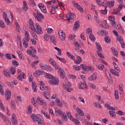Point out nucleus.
Returning <instances> with one entry per match:
<instances>
[{"label":"nucleus","instance_id":"nucleus-1","mask_svg":"<svg viewBox=\"0 0 125 125\" xmlns=\"http://www.w3.org/2000/svg\"><path fill=\"white\" fill-rule=\"evenodd\" d=\"M44 76L47 79H50V80H49L48 83H51V84H53V85H56L57 84H58V83H59V80H58V79L53 76L51 74L46 73Z\"/></svg>","mask_w":125,"mask_h":125},{"label":"nucleus","instance_id":"nucleus-2","mask_svg":"<svg viewBox=\"0 0 125 125\" xmlns=\"http://www.w3.org/2000/svg\"><path fill=\"white\" fill-rule=\"evenodd\" d=\"M77 113L75 114V117L76 118V121L75 122V125H79L81 124V122L79 121H82L83 119H80V118L81 117L84 116V112H83V110L81 109V108L77 107L76 108Z\"/></svg>","mask_w":125,"mask_h":125},{"label":"nucleus","instance_id":"nucleus-3","mask_svg":"<svg viewBox=\"0 0 125 125\" xmlns=\"http://www.w3.org/2000/svg\"><path fill=\"white\" fill-rule=\"evenodd\" d=\"M33 15L36 20L39 21V22H41V23L42 22V19H44V16L42 14V13H40L39 11H37L36 13H33Z\"/></svg>","mask_w":125,"mask_h":125},{"label":"nucleus","instance_id":"nucleus-4","mask_svg":"<svg viewBox=\"0 0 125 125\" xmlns=\"http://www.w3.org/2000/svg\"><path fill=\"white\" fill-rule=\"evenodd\" d=\"M32 31H35L37 34H42V28L39 23L36 24V28L34 27Z\"/></svg>","mask_w":125,"mask_h":125},{"label":"nucleus","instance_id":"nucleus-5","mask_svg":"<svg viewBox=\"0 0 125 125\" xmlns=\"http://www.w3.org/2000/svg\"><path fill=\"white\" fill-rule=\"evenodd\" d=\"M81 84H78V87L80 89H84V88L87 89V85H86V83L84 80L83 79V80L81 81Z\"/></svg>","mask_w":125,"mask_h":125},{"label":"nucleus","instance_id":"nucleus-6","mask_svg":"<svg viewBox=\"0 0 125 125\" xmlns=\"http://www.w3.org/2000/svg\"><path fill=\"white\" fill-rule=\"evenodd\" d=\"M36 103L42 106H45L46 103L42 98L38 97L36 100Z\"/></svg>","mask_w":125,"mask_h":125},{"label":"nucleus","instance_id":"nucleus-7","mask_svg":"<svg viewBox=\"0 0 125 125\" xmlns=\"http://www.w3.org/2000/svg\"><path fill=\"white\" fill-rule=\"evenodd\" d=\"M31 119L33 120V122H39L41 119V116L39 114H31L30 116Z\"/></svg>","mask_w":125,"mask_h":125},{"label":"nucleus","instance_id":"nucleus-8","mask_svg":"<svg viewBox=\"0 0 125 125\" xmlns=\"http://www.w3.org/2000/svg\"><path fill=\"white\" fill-rule=\"evenodd\" d=\"M33 50L34 51L33 53V51H31V50H27V54H29V55L32 56V57H37V55H36V53H37V50H36V49H33Z\"/></svg>","mask_w":125,"mask_h":125},{"label":"nucleus","instance_id":"nucleus-9","mask_svg":"<svg viewBox=\"0 0 125 125\" xmlns=\"http://www.w3.org/2000/svg\"><path fill=\"white\" fill-rule=\"evenodd\" d=\"M59 75L62 78V79H65V77H66V75L65 74V71L61 68H60L58 70Z\"/></svg>","mask_w":125,"mask_h":125},{"label":"nucleus","instance_id":"nucleus-10","mask_svg":"<svg viewBox=\"0 0 125 125\" xmlns=\"http://www.w3.org/2000/svg\"><path fill=\"white\" fill-rule=\"evenodd\" d=\"M59 35L60 38L62 41H65L66 36H65V33L63 32V30H59Z\"/></svg>","mask_w":125,"mask_h":125},{"label":"nucleus","instance_id":"nucleus-11","mask_svg":"<svg viewBox=\"0 0 125 125\" xmlns=\"http://www.w3.org/2000/svg\"><path fill=\"white\" fill-rule=\"evenodd\" d=\"M97 79V74L94 73L93 75L89 77L88 80L90 82H93Z\"/></svg>","mask_w":125,"mask_h":125},{"label":"nucleus","instance_id":"nucleus-12","mask_svg":"<svg viewBox=\"0 0 125 125\" xmlns=\"http://www.w3.org/2000/svg\"><path fill=\"white\" fill-rule=\"evenodd\" d=\"M72 3L74 5V7L78 9L79 11H83V8L81 5H79V4L75 1H72Z\"/></svg>","mask_w":125,"mask_h":125},{"label":"nucleus","instance_id":"nucleus-13","mask_svg":"<svg viewBox=\"0 0 125 125\" xmlns=\"http://www.w3.org/2000/svg\"><path fill=\"white\" fill-rule=\"evenodd\" d=\"M72 3L74 5V7L78 9L79 11H83V8L81 5H79V4L75 1H72Z\"/></svg>","mask_w":125,"mask_h":125},{"label":"nucleus","instance_id":"nucleus-14","mask_svg":"<svg viewBox=\"0 0 125 125\" xmlns=\"http://www.w3.org/2000/svg\"><path fill=\"white\" fill-rule=\"evenodd\" d=\"M66 115L68 119H69L70 121H72V122H73L75 124L76 122H77V118L75 119L73 118L72 114H71V113H70L69 111H66Z\"/></svg>","mask_w":125,"mask_h":125},{"label":"nucleus","instance_id":"nucleus-15","mask_svg":"<svg viewBox=\"0 0 125 125\" xmlns=\"http://www.w3.org/2000/svg\"><path fill=\"white\" fill-rule=\"evenodd\" d=\"M2 17L4 19L5 22L7 25H9V23H10V21H9V19L7 18V16L5 14V12H3Z\"/></svg>","mask_w":125,"mask_h":125},{"label":"nucleus","instance_id":"nucleus-16","mask_svg":"<svg viewBox=\"0 0 125 125\" xmlns=\"http://www.w3.org/2000/svg\"><path fill=\"white\" fill-rule=\"evenodd\" d=\"M100 26H102V27L104 29H109L110 28V26H109V25L106 21H102V23H101Z\"/></svg>","mask_w":125,"mask_h":125},{"label":"nucleus","instance_id":"nucleus-17","mask_svg":"<svg viewBox=\"0 0 125 125\" xmlns=\"http://www.w3.org/2000/svg\"><path fill=\"white\" fill-rule=\"evenodd\" d=\"M29 41H30V37L25 38L23 40V44L25 48H27V47H28V42H29Z\"/></svg>","mask_w":125,"mask_h":125},{"label":"nucleus","instance_id":"nucleus-18","mask_svg":"<svg viewBox=\"0 0 125 125\" xmlns=\"http://www.w3.org/2000/svg\"><path fill=\"white\" fill-rule=\"evenodd\" d=\"M42 71L38 70L35 71V72L34 73V75L35 76L36 78H38V77H40V76H42Z\"/></svg>","mask_w":125,"mask_h":125},{"label":"nucleus","instance_id":"nucleus-19","mask_svg":"<svg viewBox=\"0 0 125 125\" xmlns=\"http://www.w3.org/2000/svg\"><path fill=\"white\" fill-rule=\"evenodd\" d=\"M50 42L53 43L55 45L57 44V42H56V37L54 35H51L50 37Z\"/></svg>","mask_w":125,"mask_h":125},{"label":"nucleus","instance_id":"nucleus-20","mask_svg":"<svg viewBox=\"0 0 125 125\" xmlns=\"http://www.w3.org/2000/svg\"><path fill=\"white\" fill-rule=\"evenodd\" d=\"M5 96L6 97V100L8 101L10 99V97H11V93L10 92V91L9 90H7L5 92Z\"/></svg>","mask_w":125,"mask_h":125},{"label":"nucleus","instance_id":"nucleus-21","mask_svg":"<svg viewBox=\"0 0 125 125\" xmlns=\"http://www.w3.org/2000/svg\"><path fill=\"white\" fill-rule=\"evenodd\" d=\"M29 22V27L31 28V29L32 30H33V29H35V24L34 23V21H33L32 19H30Z\"/></svg>","mask_w":125,"mask_h":125},{"label":"nucleus","instance_id":"nucleus-22","mask_svg":"<svg viewBox=\"0 0 125 125\" xmlns=\"http://www.w3.org/2000/svg\"><path fill=\"white\" fill-rule=\"evenodd\" d=\"M43 96L45 98L49 100V98H50V95H49V93L48 91H44L43 92Z\"/></svg>","mask_w":125,"mask_h":125},{"label":"nucleus","instance_id":"nucleus-23","mask_svg":"<svg viewBox=\"0 0 125 125\" xmlns=\"http://www.w3.org/2000/svg\"><path fill=\"white\" fill-rule=\"evenodd\" d=\"M98 34H101L102 36H108V31H106V30H99L98 32Z\"/></svg>","mask_w":125,"mask_h":125},{"label":"nucleus","instance_id":"nucleus-24","mask_svg":"<svg viewBox=\"0 0 125 125\" xmlns=\"http://www.w3.org/2000/svg\"><path fill=\"white\" fill-rule=\"evenodd\" d=\"M80 26H81V23H80V21H77L75 22L74 29V30H77V29L80 28Z\"/></svg>","mask_w":125,"mask_h":125},{"label":"nucleus","instance_id":"nucleus-25","mask_svg":"<svg viewBox=\"0 0 125 125\" xmlns=\"http://www.w3.org/2000/svg\"><path fill=\"white\" fill-rule=\"evenodd\" d=\"M96 45L97 46V49H98V50L97 51V52L102 51V47H101V45H100L99 43L96 42Z\"/></svg>","mask_w":125,"mask_h":125},{"label":"nucleus","instance_id":"nucleus-26","mask_svg":"<svg viewBox=\"0 0 125 125\" xmlns=\"http://www.w3.org/2000/svg\"><path fill=\"white\" fill-rule=\"evenodd\" d=\"M40 89L42 91H48V86H45V85H41Z\"/></svg>","mask_w":125,"mask_h":125},{"label":"nucleus","instance_id":"nucleus-27","mask_svg":"<svg viewBox=\"0 0 125 125\" xmlns=\"http://www.w3.org/2000/svg\"><path fill=\"white\" fill-rule=\"evenodd\" d=\"M105 107L108 109V110H112V111H116V108L114 107L111 106V105L109 104H105Z\"/></svg>","mask_w":125,"mask_h":125},{"label":"nucleus","instance_id":"nucleus-28","mask_svg":"<svg viewBox=\"0 0 125 125\" xmlns=\"http://www.w3.org/2000/svg\"><path fill=\"white\" fill-rule=\"evenodd\" d=\"M11 107L13 110H15L16 109V105L15 104V101H12L10 103Z\"/></svg>","mask_w":125,"mask_h":125},{"label":"nucleus","instance_id":"nucleus-29","mask_svg":"<svg viewBox=\"0 0 125 125\" xmlns=\"http://www.w3.org/2000/svg\"><path fill=\"white\" fill-rule=\"evenodd\" d=\"M40 67L42 69H43V70L48 71V66H47L46 64L41 63L40 64Z\"/></svg>","mask_w":125,"mask_h":125},{"label":"nucleus","instance_id":"nucleus-30","mask_svg":"<svg viewBox=\"0 0 125 125\" xmlns=\"http://www.w3.org/2000/svg\"><path fill=\"white\" fill-rule=\"evenodd\" d=\"M104 41L106 43H110L111 42V39L108 35H105L104 37Z\"/></svg>","mask_w":125,"mask_h":125},{"label":"nucleus","instance_id":"nucleus-31","mask_svg":"<svg viewBox=\"0 0 125 125\" xmlns=\"http://www.w3.org/2000/svg\"><path fill=\"white\" fill-rule=\"evenodd\" d=\"M3 85H4V84L3 83H0V92L2 94V95L4 94V92H3Z\"/></svg>","mask_w":125,"mask_h":125},{"label":"nucleus","instance_id":"nucleus-32","mask_svg":"<svg viewBox=\"0 0 125 125\" xmlns=\"http://www.w3.org/2000/svg\"><path fill=\"white\" fill-rule=\"evenodd\" d=\"M56 102L57 103L58 106H59V107H62L63 104H62V103H61V101H60V99L59 98H57L56 99Z\"/></svg>","mask_w":125,"mask_h":125},{"label":"nucleus","instance_id":"nucleus-33","mask_svg":"<svg viewBox=\"0 0 125 125\" xmlns=\"http://www.w3.org/2000/svg\"><path fill=\"white\" fill-rule=\"evenodd\" d=\"M103 5V6H104V7L106 8V6H107V5H110V1H107L106 0L104 1V2H102V3L101 4V5Z\"/></svg>","mask_w":125,"mask_h":125},{"label":"nucleus","instance_id":"nucleus-34","mask_svg":"<svg viewBox=\"0 0 125 125\" xmlns=\"http://www.w3.org/2000/svg\"><path fill=\"white\" fill-rule=\"evenodd\" d=\"M122 8H123V6H122V5L119 6L118 10L115 12H112V14H116V15L118 14V13H119V12L121 11Z\"/></svg>","mask_w":125,"mask_h":125},{"label":"nucleus","instance_id":"nucleus-35","mask_svg":"<svg viewBox=\"0 0 125 125\" xmlns=\"http://www.w3.org/2000/svg\"><path fill=\"white\" fill-rule=\"evenodd\" d=\"M10 72H11L12 75H14V74L16 73V69L15 68V67L11 66L10 69Z\"/></svg>","mask_w":125,"mask_h":125},{"label":"nucleus","instance_id":"nucleus-36","mask_svg":"<svg viewBox=\"0 0 125 125\" xmlns=\"http://www.w3.org/2000/svg\"><path fill=\"white\" fill-rule=\"evenodd\" d=\"M3 74L7 78H10V73H9V70H7L6 71H4Z\"/></svg>","mask_w":125,"mask_h":125},{"label":"nucleus","instance_id":"nucleus-37","mask_svg":"<svg viewBox=\"0 0 125 125\" xmlns=\"http://www.w3.org/2000/svg\"><path fill=\"white\" fill-rule=\"evenodd\" d=\"M42 114H43L44 116L46 117V119H50V115L48 114L47 113H45L44 110H42Z\"/></svg>","mask_w":125,"mask_h":125},{"label":"nucleus","instance_id":"nucleus-38","mask_svg":"<svg viewBox=\"0 0 125 125\" xmlns=\"http://www.w3.org/2000/svg\"><path fill=\"white\" fill-rule=\"evenodd\" d=\"M109 114L111 117H112V118H115L116 117V112L114 111H109Z\"/></svg>","mask_w":125,"mask_h":125},{"label":"nucleus","instance_id":"nucleus-39","mask_svg":"<svg viewBox=\"0 0 125 125\" xmlns=\"http://www.w3.org/2000/svg\"><path fill=\"white\" fill-rule=\"evenodd\" d=\"M108 6H105V8H104V10H101V13L102 14H103L104 15H106L107 14V8Z\"/></svg>","mask_w":125,"mask_h":125},{"label":"nucleus","instance_id":"nucleus-40","mask_svg":"<svg viewBox=\"0 0 125 125\" xmlns=\"http://www.w3.org/2000/svg\"><path fill=\"white\" fill-rule=\"evenodd\" d=\"M32 89L34 92H37V84L35 83H32Z\"/></svg>","mask_w":125,"mask_h":125},{"label":"nucleus","instance_id":"nucleus-41","mask_svg":"<svg viewBox=\"0 0 125 125\" xmlns=\"http://www.w3.org/2000/svg\"><path fill=\"white\" fill-rule=\"evenodd\" d=\"M32 108H33V106L32 105L28 106L27 114H32V112H33Z\"/></svg>","mask_w":125,"mask_h":125},{"label":"nucleus","instance_id":"nucleus-42","mask_svg":"<svg viewBox=\"0 0 125 125\" xmlns=\"http://www.w3.org/2000/svg\"><path fill=\"white\" fill-rule=\"evenodd\" d=\"M62 120H63V121H68V117H67V115L65 113L63 114L62 116Z\"/></svg>","mask_w":125,"mask_h":125},{"label":"nucleus","instance_id":"nucleus-43","mask_svg":"<svg viewBox=\"0 0 125 125\" xmlns=\"http://www.w3.org/2000/svg\"><path fill=\"white\" fill-rule=\"evenodd\" d=\"M55 49H56V50H57V51L59 52V53H58V55H60V56H61L62 54V51L61 50V49H59V48L57 47H55Z\"/></svg>","mask_w":125,"mask_h":125},{"label":"nucleus","instance_id":"nucleus-44","mask_svg":"<svg viewBox=\"0 0 125 125\" xmlns=\"http://www.w3.org/2000/svg\"><path fill=\"white\" fill-rule=\"evenodd\" d=\"M82 57L80 56H78L77 61L76 62V64H80V63H82Z\"/></svg>","mask_w":125,"mask_h":125},{"label":"nucleus","instance_id":"nucleus-45","mask_svg":"<svg viewBox=\"0 0 125 125\" xmlns=\"http://www.w3.org/2000/svg\"><path fill=\"white\" fill-rule=\"evenodd\" d=\"M73 69L75 71H80V70H81V66L75 65H73Z\"/></svg>","mask_w":125,"mask_h":125},{"label":"nucleus","instance_id":"nucleus-46","mask_svg":"<svg viewBox=\"0 0 125 125\" xmlns=\"http://www.w3.org/2000/svg\"><path fill=\"white\" fill-rule=\"evenodd\" d=\"M89 39L92 41V42H95V37H94V35L93 34H91L89 36Z\"/></svg>","mask_w":125,"mask_h":125},{"label":"nucleus","instance_id":"nucleus-47","mask_svg":"<svg viewBox=\"0 0 125 125\" xmlns=\"http://www.w3.org/2000/svg\"><path fill=\"white\" fill-rule=\"evenodd\" d=\"M67 85H68L67 91H68V92H71L72 91V89L71 88L70 89V86H72V84L71 83L68 82Z\"/></svg>","mask_w":125,"mask_h":125},{"label":"nucleus","instance_id":"nucleus-48","mask_svg":"<svg viewBox=\"0 0 125 125\" xmlns=\"http://www.w3.org/2000/svg\"><path fill=\"white\" fill-rule=\"evenodd\" d=\"M5 56L6 58V59H8V60H10L12 59V57H11V56L10 55V54L7 53L5 55Z\"/></svg>","mask_w":125,"mask_h":125},{"label":"nucleus","instance_id":"nucleus-49","mask_svg":"<svg viewBox=\"0 0 125 125\" xmlns=\"http://www.w3.org/2000/svg\"><path fill=\"white\" fill-rule=\"evenodd\" d=\"M117 40L120 42V43H123V42H124V39H123V37L121 36L117 37Z\"/></svg>","mask_w":125,"mask_h":125},{"label":"nucleus","instance_id":"nucleus-50","mask_svg":"<svg viewBox=\"0 0 125 125\" xmlns=\"http://www.w3.org/2000/svg\"><path fill=\"white\" fill-rule=\"evenodd\" d=\"M115 99H119V92L118 91V90H116L115 91Z\"/></svg>","mask_w":125,"mask_h":125},{"label":"nucleus","instance_id":"nucleus-51","mask_svg":"<svg viewBox=\"0 0 125 125\" xmlns=\"http://www.w3.org/2000/svg\"><path fill=\"white\" fill-rule=\"evenodd\" d=\"M12 64H13V66H15V67H16V66H17L19 65V63L18 62H17V61L16 60L13 61Z\"/></svg>","mask_w":125,"mask_h":125},{"label":"nucleus","instance_id":"nucleus-52","mask_svg":"<svg viewBox=\"0 0 125 125\" xmlns=\"http://www.w3.org/2000/svg\"><path fill=\"white\" fill-rule=\"evenodd\" d=\"M0 27L3 29L5 28V26H4V22H3V21H0Z\"/></svg>","mask_w":125,"mask_h":125},{"label":"nucleus","instance_id":"nucleus-53","mask_svg":"<svg viewBox=\"0 0 125 125\" xmlns=\"http://www.w3.org/2000/svg\"><path fill=\"white\" fill-rule=\"evenodd\" d=\"M97 53H98V55H99V56L101 58H103V59L105 58V57H104V55H103V53H102V52H97Z\"/></svg>","mask_w":125,"mask_h":125},{"label":"nucleus","instance_id":"nucleus-54","mask_svg":"<svg viewBox=\"0 0 125 125\" xmlns=\"http://www.w3.org/2000/svg\"><path fill=\"white\" fill-rule=\"evenodd\" d=\"M99 70H102L104 69V64H100L98 66Z\"/></svg>","mask_w":125,"mask_h":125},{"label":"nucleus","instance_id":"nucleus-55","mask_svg":"<svg viewBox=\"0 0 125 125\" xmlns=\"http://www.w3.org/2000/svg\"><path fill=\"white\" fill-rule=\"evenodd\" d=\"M37 64H39V61H35L32 62L31 65L32 67H35Z\"/></svg>","mask_w":125,"mask_h":125},{"label":"nucleus","instance_id":"nucleus-56","mask_svg":"<svg viewBox=\"0 0 125 125\" xmlns=\"http://www.w3.org/2000/svg\"><path fill=\"white\" fill-rule=\"evenodd\" d=\"M31 35H32L33 38H34L35 39V40H38V36H37V35L36 34V33L35 32L32 33Z\"/></svg>","mask_w":125,"mask_h":125},{"label":"nucleus","instance_id":"nucleus-57","mask_svg":"<svg viewBox=\"0 0 125 125\" xmlns=\"http://www.w3.org/2000/svg\"><path fill=\"white\" fill-rule=\"evenodd\" d=\"M75 43V46L76 47H77L78 49H80V48L81 47V45L78 43V42H74Z\"/></svg>","mask_w":125,"mask_h":125},{"label":"nucleus","instance_id":"nucleus-58","mask_svg":"<svg viewBox=\"0 0 125 125\" xmlns=\"http://www.w3.org/2000/svg\"><path fill=\"white\" fill-rule=\"evenodd\" d=\"M50 36L48 34H46L44 36V39L45 41H48Z\"/></svg>","mask_w":125,"mask_h":125},{"label":"nucleus","instance_id":"nucleus-59","mask_svg":"<svg viewBox=\"0 0 125 125\" xmlns=\"http://www.w3.org/2000/svg\"><path fill=\"white\" fill-rule=\"evenodd\" d=\"M108 20H109V21H111V22H113L114 21H115V17H111L109 16L108 17Z\"/></svg>","mask_w":125,"mask_h":125},{"label":"nucleus","instance_id":"nucleus-60","mask_svg":"<svg viewBox=\"0 0 125 125\" xmlns=\"http://www.w3.org/2000/svg\"><path fill=\"white\" fill-rule=\"evenodd\" d=\"M22 77H23V76H22V74L21 73L20 75H18L17 76V79L18 80H19V81H20L21 82H22Z\"/></svg>","mask_w":125,"mask_h":125},{"label":"nucleus","instance_id":"nucleus-61","mask_svg":"<svg viewBox=\"0 0 125 125\" xmlns=\"http://www.w3.org/2000/svg\"><path fill=\"white\" fill-rule=\"evenodd\" d=\"M46 30H47L48 34H51V33H52V32L53 31V29H52V28H47Z\"/></svg>","mask_w":125,"mask_h":125},{"label":"nucleus","instance_id":"nucleus-62","mask_svg":"<svg viewBox=\"0 0 125 125\" xmlns=\"http://www.w3.org/2000/svg\"><path fill=\"white\" fill-rule=\"evenodd\" d=\"M95 106L96 107V108H100L101 109H102V106H101L100 105V104H99V103H96Z\"/></svg>","mask_w":125,"mask_h":125},{"label":"nucleus","instance_id":"nucleus-63","mask_svg":"<svg viewBox=\"0 0 125 125\" xmlns=\"http://www.w3.org/2000/svg\"><path fill=\"white\" fill-rule=\"evenodd\" d=\"M12 123L13 124V125H17V120L16 119H12Z\"/></svg>","mask_w":125,"mask_h":125},{"label":"nucleus","instance_id":"nucleus-64","mask_svg":"<svg viewBox=\"0 0 125 125\" xmlns=\"http://www.w3.org/2000/svg\"><path fill=\"white\" fill-rule=\"evenodd\" d=\"M43 122H42V120H40L39 121H38V125H43Z\"/></svg>","mask_w":125,"mask_h":125}]
</instances>
